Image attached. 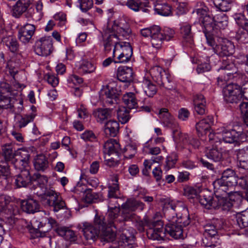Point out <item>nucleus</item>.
Masks as SVG:
<instances>
[{
    "instance_id": "obj_22",
    "label": "nucleus",
    "mask_w": 248,
    "mask_h": 248,
    "mask_svg": "<svg viewBox=\"0 0 248 248\" xmlns=\"http://www.w3.org/2000/svg\"><path fill=\"white\" fill-rule=\"evenodd\" d=\"M118 79L123 82H131L134 79V73L131 67L126 66L119 67L117 71Z\"/></svg>"
},
{
    "instance_id": "obj_13",
    "label": "nucleus",
    "mask_w": 248,
    "mask_h": 248,
    "mask_svg": "<svg viewBox=\"0 0 248 248\" xmlns=\"http://www.w3.org/2000/svg\"><path fill=\"white\" fill-rule=\"evenodd\" d=\"M134 238L133 229L124 228L122 229V232L118 234L117 243L124 248H138L134 243Z\"/></svg>"
},
{
    "instance_id": "obj_43",
    "label": "nucleus",
    "mask_w": 248,
    "mask_h": 248,
    "mask_svg": "<svg viewBox=\"0 0 248 248\" xmlns=\"http://www.w3.org/2000/svg\"><path fill=\"white\" fill-rule=\"evenodd\" d=\"M206 155L207 158L215 162L219 161L222 157L221 152L217 148V147L215 146L207 148Z\"/></svg>"
},
{
    "instance_id": "obj_50",
    "label": "nucleus",
    "mask_w": 248,
    "mask_h": 248,
    "mask_svg": "<svg viewBox=\"0 0 248 248\" xmlns=\"http://www.w3.org/2000/svg\"><path fill=\"white\" fill-rule=\"evenodd\" d=\"M234 38L239 43H245L248 42V29L247 27L240 28L236 31Z\"/></svg>"
},
{
    "instance_id": "obj_19",
    "label": "nucleus",
    "mask_w": 248,
    "mask_h": 248,
    "mask_svg": "<svg viewBox=\"0 0 248 248\" xmlns=\"http://www.w3.org/2000/svg\"><path fill=\"white\" fill-rule=\"evenodd\" d=\"M35 31L33 24L27 23L21 27L18 31V38L24 44L29 42Z\"/></svg>"
},
{
    "instance_id": "obj_18",
    "label": "nucleus",
    "mask_w": 248,
    "mask_h": 248,
    "mask_svg": "<svg viewBox=\"0 0 248 248\" xmlns=\"http://www.w3.org/2000/svg\"><path fill=\"white\" fill-rule=\"evenodd\" d=\"M153 228H150L147 232L148 237L153 240H162L165 237V229L163 228V223L158 220L154 223Z\"/></svg>"
},
{
    "instance_id": "obj_51",
    "label": "nucleus",
    "mask_w": 248,
    "mask_h": 248,
    "mask_svg": "<svg viewBox=\"0 0 248 248\" xmlns=\"http://www.w3.org/2000/svg\"><path fill=\"white\" fill-rule=\"evenodd\" d=\"M221 129L216 132H210L208 135L209 142L212 146L217 147L222 140Z\"/></svg>"
},
{
    "instance_id": "obj_40",
    "label": "nucleus",
    "mask_w": 248,
    "mask_h": 248,
    "mask_svg": "<svg viewBox=\"0 0 248 248\" xmlns=\"http://www.w3.org/2000/svg\"><path fill=\"white\" fill-rule=\"evenodd\" d=\"M56 223V222L54 219L44 217L38 225L39 231L43 232H48L55 225Z\"/></svg>"
},
{
    "instance_id": "obj_16",
    "label": "nucleus",
    "mask_w": 248,
    "mask_h": 248,
    "mask_svg": "<svg viewBox=\"0 0 248 248\" xmlns=\"http://www.w3.org/2000/svg\"><path fill=\"white\" fill-rule=\"evenodd\" d=\"M173 137L178 138L180 142L186 146H192L194 148H198L200 145V141L194 138L192 135L186 133H182L178 129L173 131Z\"/></svg>"
},
{
    "instance_id": "obj_48",
    "label": "nucleus",
    "mask_w": 248,
    "mask_h": 248,
    "mask_svg": "<svg viewBox=\"0 0 248 248\" xmlns=\"http://www.w3.org/2000/svg\"><path fill=\"white\" fill-rule=\"evenodd\" d=\"M154 10L156 13L162 16H168L171 13V7L166 3H157L155 5Z\"/></svg>"
},
{
    "instance_id": "obj_12",
    "label": "nucleus",
    "mask_w": 248,
    "mask_h": 248,
    "mask_svg": "<svg viewBox=\"0 0 248 248\" xmlns=\"http://www.w3.org/2000/svg\"><path fill=\"white\" fill-rule=\"evenodd\" d=\"M53 49L52 38L50 36H45L37 40L35 43V51L40 56H47Z\"/></svg>"
},
{
    "instance_id": "obj_32",
    "label": "nucleus",
    "mask_w": 248,
    "mask_h": 248,
    "mask_svg": "<svg viewBox=\"0 0 248 248\" xmlns=\"http://www.w3.org/2000/svg\"><path fill=\"white\" fill-rule=\"evenodd\" d=\"M153 32L150 38V42L153 47L159 49L161 48L164 41V38L161 33V28L157 26L156 28L153 31Z\"/></svg>"
},
{
    "instance_id": "obj_57",
    "label": "nucleus",
    "mask_w": 248,
    "mask_h": 248,
    "mask_svg": "<svg viewBox=\"0 0 248 248\" xmlns=\"http://www.w3.org/2000/svg\"><path fill=\"white\" fill-rule=\"evenodd\" d=\"M9 73L16 79V75L18 73L19 64L14 59L9 60L7 65Z\"/></svg>"
},
{
    "instance_id": "obj_59",
    "label": "nucleus",
    "mask_w": 248,
    "mask_h": 248,
    "mask_svg": "<svg viewBox=\"0 0 248 248\" xmlns=\"http://www.w3.org/2000/svg\"><path fill=\"white\" fill-rule=\"evenodd\" d=\"M203 191L199 187H190L185 190L186 195L188 199H196L198 200L201 193Z\"/></svg>"
},
{
    "instance_id": "obj_52",
    "label": "nucleus",
    "mask_w": 248,
    "mask_h": 248,
    "mask_svg": "<svg viewBox=\"0 0 248 248\" xmlns=\"http://www.w3.org/2000/svg\"><path fill=\"white\" fill-rule=\"evenodd\" d=\"M236 221L240 228L248 227V210L238 213L236 216Z\"/></svg>"
},
{
    "instance_id": "obj_38",
    "label": "nucleus",
    "mask_w": 248,
    "mask_h": 248,
    "mask_svg": "<svg viewBox=\"0 0 248 248\" xmlns=\"http://www.w3.org/2000/svg\"><path fill=\"white\" fill-rule=\"evenodd\" d=\"M224 12L218 11V13L214 15L216 28L224 29L228 24V18Z\"/></svg>"
},
{
    "instance_id": "obj_61",
    "label": "nucleus",
    "mask_w": 248,
    "mask_h": 248,
    "mask_svg": "<svg viewBox=\"0 0 248 248\" xmlns=\"http://www.w3.org/2000/svg\"><path fill=\"white\" fill-rule=\"evenodd\" d=\"M204 231L203 234L205 237H213L217 233V228L214 225L207 224L204 227Z\"/></svg>"
},
{
    "instance_id": "obj_4",
    "label": "nucleus",
    "mask_w": 248,
    "mask_h": 248,
    "mask_svg": "<svg viewBox=\"0 0 248 248\" xmlns=\"http://www.w3.org/2000/svg\"><path fill=\"white\" fill-rule=\"evenodd\" d=\"M108 211V226L100 232V235L101 239L104 241L108 242H113L116 240L117 243V237L118 234L122 232H118L116 235L115 231L111 227L114 226V228L118 227V223L121 221V219H117L118 213L120 212V209L115 205L114 207H110L109 204Z\"/></svg>"
},
{
    "instance_id": "obj_41",
    "label": "nucleus",
    "mask_w": 248,
    "mask_h": 248,
    "mask_svg": "<svg viewBox=\"0 0 248 248\" xmlns=\"http://www.w3.org/2000/svg\"><path fill=\"white\" fill-rule=\"evenodd\" d=\"M96 69V66L90 61L87 60H83L80 61L78 65L79 72L83 74H88L93 72Z\"/></svg>"
},
{
    "instance_id": "obj_11",
    "label": "nucleus",
    "mask_w": 248,
    "mask_h": 248,
    "mask_svg": "<svg viewBox=\"0 0 248 248\" xmlns=\"http://www.w3.org/2000/svg\"><path fill=\"white\" fill-rule=\"evenodd\" d=\"M223 93L224 100L228 103H240L242 99L240 85L237 84H229L223 88Z\"/></svg>"
},
{
    "instance_id": "obj_45",
    "label": "nucleus",
    "mask_w": 248,
    "mask_h": 248,
    "mask_svg": "<svg viewBox=\"0 0 248 248\" xmlns=\"http://www.w3.org/2000/svg\"><path fill=\"white\" fill-rule=\"evenodd\" d=\"M191 28V26L188 23H183L180 28V32L184 39L189 43H192L193 37Z\"/></svg>"
},
{
    "instance_id": "obj_64",
    "label": "nucleus",
    "mask_w": 248,
    "mask_h": 248,
    "mask_svg": "<svg viewBox=\"0 0 248 248\" xmlns=\"http://www.w3.org/2000/svg\"><path fill=\"white\" fill-rule=\"evenodd\" d=\"M157 83L160 86L164 87L168 90L171 89L173 86V83L171 81L167 73L161 78V81H158Z\"/></svg>"
},
{
    "instance_id": "obj_37",
    "label": "nucleus",
    "mask_w": 248,
    "mask_h": 248,
    "mask_svg": "<svg viewBox=\"0 0 248 248\" xmlns=\"http://www.w3.org/2000/svg\"><path fill=\"white\" fill-rule=\"evenodd\" d=\"M231 189H228L226 191L220 192V198L231 202L232 206L230 207V209L233 206V202L240 201L241 199V196L239 192H233Z\"/></svg>"
},
{
    "instance_id": "obj_54",
    "label": "nucleus",
    "mask_w": 248,
    "mask_h": 248,
    "mask_svg": "<svg viewBox=\"0 0 248 248\" xmlns=\"http://www.w3.org/2000/svg\"><path fill=\"white\" fill-rule=\"evenodd\" d=\"M108 221H106L105 217L102 215L96 214L94 218V226L101 232L108 226Z\"/></svg>"
},
{
    "instance_id": "obj_55",
    "label": "nucleus",
    "mask_w": 248,
    "mask_h": 248,
    "mask_svg": "<svg viewBox=\"0 0 248 248\" xmlns=\"http://www.w3.org/2000/svg\"><path fill=\"white\" fill-rule=\"evenodd\" d=\"M144 91L145 94L149 97H153L157 92L156 86L151 83L150 80H145L144 81Z\"/></svg>"
},
{
    "instance_id": "obj_63",
    "label": "nucleus",
    "mask_w": 248,
    "mask_h": 248,
    "mask_svg": "<svg viewBox=\"0 0 248 248\" xmlns=\"http://www.w3.org/2000/svg\"><path fill=\"white\" fill-rule=\"evenodd\" d=\"M29 162L28 161L25 162V160H21L20 159L16 158V160L13 164L16 169L20 170L21 172L22 170H29Z\"/></svg>"
},
{
    "instance_id": "obj_7",
    "label": "nucleus",
    "mask_w": 248,
    "mask_h": 248,
    "mask_svg": "<svg viewBox=\"0 0 248 248\" xmlns=\"http://www.w3.org/2000/svg\"><path fill=\"white\" fill-rule=\"evenodd\" d=\"M197 8L196 12L200 16V21L204 28L203 32L206 38V34H209L215 36V29H217L214 17H211L208 15V8L203 2H198L197 3Z\"/></svg>"
},
{
    "instance_id": "obj_28",
    "label": "nucleus",
    "mask_w": 248,
    "mask_h": 248,
    "mask_svg": "<svg viewBox=\"0 0 248 248\" xmlns=\"http://www.w3.org/2000/svg\"><path fill=\"white\" fill-rule=\"evenodd\" d=\"M93 115L98 123L103 124L112 117V110L107 108H99L93 111Z\"/></svg>"
},
{
    "instance_id": "obj_3",
    "label": "nucleus",
    "mask_w": 248,
    "mask_h": 248,
    "mask_svg": "<svg viewBox=\"0 0 248 248\" xmlns=\"http://www.w3.org/2000/svg\"><path fill=\"white\" fill-rule=\"evenodd\" d=\"M131 33V30L127 27L123 28L120 25L115 23L111 28H108L104 31L103 35V44L105 49L109 51L111 46L114 47L120 45L124 39H127Z\"/></svg>"
},
{
    "instance_id": "obj_25",
    "label": "nucleus",
    "mask_w": 248,
    "mask_h": 248,
    "mask_svg": "<svg viewBox=\"0 0 248 248\" xmlns=\"http://www.w3.org/2000/svg\"><path fill=\"white\" fill-rule=\"evenodd\" d=\"M82 232L87 240H93L100 233L99 230L95 227L93 225L87 222L82 223Z\"/></svg>"
},
{
    "instance_id": "obj_15",
    "label": "nucleus",
    "mask_w": 248,
    "mask_h": 248,
    "mask_svg": "<svg viewBox=\"0 0 248 248\" xmlns=\"http://www.w3.org/2000/svg\"><path fill=\"white\" fill-rule=\"evenodd\" d=\"M221 137L222 140L226 143H239L244 141L245 133H241L234 130H228L224 128L221 129ZM248 136V135H247Z\"/></svg>"
},
{
    "instance_id": "obj_33",
    "label": "nucleus",
    "mask_w": 248,
    "mask_h": 248,
    "mask_svg": "<svg viewBox=\"0 0 248 248\" xmlns=\"http://www.w3.org/2000/svg\"><path fill=\"white\" fill-rule=\"evenodd\" d=\"M33 165L37 170L44 171L48 167V159L43 154L37 155L34 158Z\"/></svg>"
},
{
    "instance_id": "obj_42",
    "label": "nucleus",
    "mask_w": 248,
    "mask_h": 248,
    "mask_svg": "<svg viewBox=\"0 0 248 248\" xmlns=\"http://www.w3.org/2000/svg\"><path fill=\"white\" fill-rule=\"evenodd\" d=\"M123 101L129 109L135 108L138 107L135 95L133 93L129 92L124 94Z\"/></svg>"
},
{
    "instance_id": "obj_58",
    "label": "nucleus",
    "mask_w": 248,
    "mask_h": 248,
    "mask_svg": "<svg viewBox=\"0 0 248 248\" xmlns=\"http://www.w3.org/2000/svg\"><path fill=\"white\" fill-rule=\"evenodd\" d=\"M118 179L115 177V183L108 187V197L109 198L116 199L118 197L119 193V187L118 184Z\"/></svg>"
},
{
    "instance_id": "obj_36",
    "label": "nucleus",
    "mask_w": 248,
    "mask_h": 248,
    "mask_svg": "<svg viewBox=\"0 0 248 248\" xmlns=\"http://www.w3.org/2000/svg\"><path fill=\"white\" fill-rule=\"evenodd\" d=\"M22 207L27 213L33 214L39 211L40 205L36 200L29 199L22 202Z\"/></svg>"
},
{
    "instance_id": "obj_47",
    "label": "nucleus",
    "mask_w": 248,
    "mask_h": 248,
    "mask_svg": "<svg viewBox=\"0 0 248 248\" xmlns=\"http://www.w3.org/2000/svg\"><path fill=\"white\" fill-rule=\"evenodd\" d=\"M150 73L153 80L157 83L158 81H161V78L166 72L161 67L155 66L150 70Z\"/></svg>"
},
{
    "instance_id": "obj_26",
    "label": "nucleus",
    "mask_w": 248,
    "mask_h": 248,
    "mask_svg": "<svg viewBox=\"0 0 248 248\" xmlns=\"http://www.w3.org/2000/svg\"><path fill=\"white\" fill-rule=\"evenodd\" d=\"M13 179L10 175L9 167L6 163L0 165V184L5 188H9Z\"/></svg>"
},
{
    "instance_id": "obj_62",
    "label": "nucleus",
    "mask_w": 248,
    "mask_h": 248,
    "mask_svg": "<svg viewBox=\"0 0 248 248\" xmlns=\"http://www.w3.org/2000/svg\"><path fill=\"white\" fill-rule=\"evenodd\" d=\"M184 215L180 216V218L177 220L175 219V221L179 225H181L182 226H186L188 225L190 222L189 216L187 215V210L186 209H183Z\"/></svg>"
},
{
    "instance_id": "obj_49",
    "label": "nucleus",
    "mask_w": 248,
    "mask_h": 248,
    "mask_svg": "<svg viewBox=\"0 0 248 248\" xmlns=\"http://www.w3.org/2000/svg\"><path fill=\"white\" fill-rule=\"evenodd\" d=\"M243 177H245V179H246L248 182V174H246L244 175L241 176L239 178H238L235 175H234L231 177L224 179V185L227 186L228 189H232L233 186L238 183L242 187L240 184V182Z\"/></svg>"
},
{
    "instance_id": "obj_60",
    "label": "nucleus",
    "mask_w": 248,
    "mask_h": 248,
    "mask_svg": "<svg viewBox=\"0 0 248 248\" xmlns=\"http://www.w3.org/2000/svg\"><path fill=\"white\" fill-rule=\"evenodd\" d=\"M36 114L31 113L30 114L23 115L18 121V126L20 128L25 127L28 123L33 121Z\"/></svg>"
},
{
    "instance_id": "obj_46",
    "label": "nucleus",
    "mask_w": 248,
    "mask_h": 248,
    "mask_svg": "<svg viewBox=\"0 0 248 248\" xmlns=\"http://www.w3.org/2000/svg\"><path fill=\"white\" fill-rule=\"evenodd\" d=\"M213 2L217 11L227 12L232 8L231 0H213Z\"/></svg>"
},
{
    "instance_id": "obj_29",
    "label": "nucleus",
    "mask_w": 248,
    "mask_h": 248,
    "mask_svg": "<svg viewBox=\"0 0 248 248\" xmlns=\"http://www.w3.org/2000/svg\"><path fill=\"white\" fill-rule=\"evenodd\" d=\"M120 150V145L114 139L109 140L104 143L103 153L108 156L111 155H117Z\"/></svg>"
},
{
    "instance_id": "obj_8",
    "label": "nucleus",
    "mask_w": 248,
    "mask_h": 248,
    "mask_svg": "<svg viewBox=\"0 0 248 248\" xmlns=\"http://www.w3.org/2000/svg\"><path fill=\"white\" fill-rule=\"evenodd\" d=\"M220 70H224V76L217 78V84L220 87H222L227 80L235 78L238 83H240L242 79L245 78V75L238 72L235 64L232 62L227 63L225 62Z\"/></svg>"
},
{
    "instance_id": "obj_53",
    "label": "nucleus",
    "mask_w": 248,
    "mask_h": 248,
    "mask_svg": "<svg viewBox=\"0 0 248 248\" xmlns=\"http://www.w3.org/2000/svg\"><path fill=\"white\" fill-rule=\"evenodd\" d=\"M10 95H0V114L3 110L11 108L13 105L11 103Z\"/></svg>"
},
{
    "instance_id": "obj_56",
    "label": "nucleus",
    "mask_w": 248,
    "mask_h": 248,
    "mask_svg": "<svg viewBox=\"0 0 248 248\" xmlns=\"http://www.w3.org/2000/svg\"><path fill=\"white\" fill-rule=\"evenodd\" d=\"M117 118L122 124L127 123L130 118L129 111L124 107H120L117 110Z\"/></svg>"
},
{
    "instance_id": "obj_1",
    "label": "nucleus",
    "mask_w": 248,
    "mask_h": 248,
    "mask_svg": "<svg viewBox=\"0 0 248 248\" xmlns=\"http://www.w3.org/2000/svg\"><path fill=\"white\" fill-rule=\"evenodd\" d=\"M47 178L39 173H35L32 176V182L39 185L34 192L39 197L43 204L52 206L55 212H58L66 206V203L62 200L59 193L52 189L46 190V186L47 183Z\"/></svg>"
},
{
    "instance_id": "obj_14",
    "label": "nucleus",
    "mask_w": 248,
    "mask_h": 248,
    "mask_svg": "<svg viewBox=\"0 0 248 248\" xmlns=\"http://www.w3.org/2000/svg\"><path fill=\"white\" fill-rule=\"evenodd\" d=\"M0 38L3 45H5L11 52L15 53L17 51L19 45L16 38L12 35V32L6 31L4 26H1L0 29Z\"/></svg>"
},
{
    "instance_id": "obj_21",
    "label": "nucleus",
    "mask_w": 248,
    "mask_h": 248,
    "mask_svg": "<svg viewBox=\"0 0 248 248\" xmlns=\"http://www.w3.org/2000/svg\"><path fill=\"white\" fill-rule=\"evenodd\" d=\"M122 1L121 5L127 6L134 12L141 11L146 12L147 10L145 8L148 4L147 0H122Z\"/></svg>"
},
{
    "instance_id": "obj_9",
    "label": "nucleus",
    "mask_w": 248,
    "mask_h": 248,
    "mask_svg": "<svg viewBox=\"0 0 248 248\" xmlns=\"http://www.w3.org/2000/svg\"><path fill=\"white\" fill-rule=\"evenodd\" d=\"M133 54V49L130 44L123 41L114 47L113 57H117L114 60L115 63H125L129 62Z\"/></svg>"
},
{
    "instance_id": "obj_27",
    "label": "nucleus",
    "mask_w": 248,
    "mask_h": 248,
    "mask_svg": "<svg viewBox=\"0 0 248 248\" xmlns=\"http://www.w3.org/2000/svg\"><path fill=\"white\" fill-rule=\"evenodd\" d=\"M213 124L214 118L212 116H208L197 123L196 128L199 136H202L205 134Z\"/></svg>"
},
{
    "instance_id": "obj_44",
    "label": "nucleus",
    "mask_w": 248,
    "mask_h": 248,
    "mask_svg": "<svg viewBox=\"0 0 248 248\" xmlns=\"http://www.w3.org/2000/svg\"><path fill=\"white\" fill-rule=\"evenodd\" d=\"M11 202V198L7 195H0V210H4L8 205L13 208V210L11 212V214L15 215L17 212V207L13 206V203L10 204Z\"/></svg>"
},
{
    "instance_id": "obj_10",
    "label": "nucleus",
    "mask_w": 248,
    "mask_h": 248,
    "mask_svg": "<svg viewBox=\"0 0 248 248\" xmlns=\"http://www.w3.org/2000/svg\"><path fill=\"white\" fill-rule=\"evenodd\" d=\"M144 204L136 200L130 199L123 203L121 206L122 217L124 220H128L134 218L135 214L133 213L136 209L142 211Z\"/></svg>"
},
{
    "instance_id": "obj_31",
    "label": "nucleus",
    "mask_w": 248,
    "mask_h": 248,
    "mask_svg": "<svg viewBox=\"0 0 248 248\" xmlns=\"http://www.w3.org/2000/svg\"><path fill=\"white\" fill-rule=\"evenodd\" d=\"M2 154L7 162H11L12 164L16 160V152L15 148L12 144H6L2 147Z\"/></svg>"
},
{
    "instance_id": "obj_23",
    "label": "nucleus",
    "mask_w": 248,
    "mask_h": 248,
    "mask_svg": "<svg viewBox=\"0 0 248 248\" xmlns=\"http://www.w3.org/2000/svg\"><path fill=\"white\" fill-rule=\"evenodd\" d=\"M236 153L237 167L245 170L248 174V146L238 150Z\"/></svg>"
},
{
    "instance_id": "obj_17",
    "label": "nucleus",
    "mask_w": 248,
    "mask_h": 248,
    "mask_svg": "<svg viewBox=\"0 0 248 248\" xmlns=\"http://www.w3.org/2000/svg\"><path fill=\"white\" fill-rule=\"evenodd\" d=\"M114 83H110L104 86L101 90V95L103 98L107 99V102L113 104L116 102L118 91L114 87Z\"/></svg>"
},
{
    "instance_id": "obj_5",
    "label": "nucleus",
    "mask_w": 248,
    "mask_h": 248,
    "mask_svg": "<svg viewBox=\"0 0 248 248\" xmlns=\"http://www.w3.org/2000/svg\"><path fill=\"white\" fill-rule=\"evenodd\" d=\"M206 42L212 47L215 53L221 56H229L234 51V45L227 39L218 37L217 35L212 36L207 34Z\"/></svg>"
},
{
    "instance_id": "obj_2",
    "label": "nucleus",
    "mask_w": 248,
    "mask_h": 248,
    "mask_svg": "<svg viewBox=\"0 0 248 248\" xmlns=\"http://www.w3.org/2000/svg\"><path fill=\"white\" fill-rule=\"evenodd\" d=\"M163 207L166 209L165 216L168 217L169 223L166 225L165 232L170 236L177 239L183 238V230L181 225H179L175 221V216L177 217L176 211L181 208L178 206L179 202L171 200L170 199L164 200ZM178 218V217H177Z\"/></svg>"
},
{
    "instance_id": "obj_34",
    "label": "nucleus",
    "mask_w": 248,
    "mask_h": 248,
    "mask_svg": "<svg viewBox=\"0 0 248 248\" xmlns=\"http://www.w3.org/2000/svg\"><path fill=\"white\" fill-rule=\"evenodd\" d=\"M193 103L195 111L200 115L205 113L206 101L203 96L201 94H197L194 96Z\"/></svg>"
},
{
    "instance_id": "obj_39",
    "label": "nucleus",
    "mask_w": 248,
    "mask_h": 248,
    "mask_svg": "<svg viewBox=\"0 0 248 248\" xmlns=\"http://www.w3.org/2000/svg\"><path fill=\"white\" fill-rule=\"evenodd\" d=\"M31 3V0H18L13 7V14L18 16L25 12Z\"/></svg>"
},
{
    "instance_id": "obj_30",
    "label": "nucleus",
    "mask_w": 248,
    "mask_h": 248,
    "mask_svg": "<svg viewBox=\"0 0 248 248\" xmlns=\"http://www.w3.org/2000/svg\"><path fill=\"white\" fill-rule=\"evenodd\" d=\"M158 115L162 123L167 126L173 128L176 125L173 117L169 112L167 108H161Z\"/></svg>"
},
{
    "instance_id": "obj_20",
    "label": "nucleus",
    "mask_w": 248,
    "mask_h": 248,
    "mask_svg": "<svg viewBox=\"0 0 248 248\" xmlns=\"http://www.w3.org/2000/svg\"><path fill=\"white\" fill-rule=\"evenodd\" d=\"M235 175V172L232 169H228L224 170L222 173V177L215 180L213 183L214 188L216 189V192L218 193L220 192L226 191L228 189L227 186L224 185V179L231 177Z\"/></svg>"
},
{
    "instance_id": "obj_6",
    "label": "nucleus",
    "mask_w": 248,
    "mask_h": 248,
    "mask_svg": "<svg viewBox=\"0 0 248 248\" xmlns=\"http://www.w3.org/2000/svg\"><path fill=\"white\" fill-rule=\"evenodd\" d=\"M202 193H200L198 199L201 205L208 209L220 208L222 210L226 211L230 210V207L232 206L231 202L220 198V192L217 193L214 189L215 197L213 198L210 195L204 194V192L206 191L202 190Z\"/></svg>"
},
{
    "instance_id": "obj_24",
    "label": "nucleus",
    "mask_w": 248,
    "mask_h": 248,
    "mask_svg": "<svg viewBox=\"0 0 248 248\" xmlns=\"http://www.w3.org/2000/svg\"><path fill=\"white\" fill-rule=\"evenodd\" d=\"M32 182V177L28 170H22L15 179V184L17 188L26 187Z\"/></svg>"
},
{
    "instance_id": "obj_35",
    "label": "nucleus",
    "mask_w": 248,
    "mask_h": 248,
    "mask_svg": "<svg viewBox=\"0 0 248 248\" xmlns=\"http://www.w3.org/2000/svg\"><path fill=\"white\" fill-rule=\"evenodd\" d=\"M104 132L108 137H115L119 130V124L115 120H110L105 123Z\"/></svg>"
}]
</instances>
